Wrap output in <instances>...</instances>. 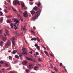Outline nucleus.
<instances>
[{"instance_id": "obj_31", "label": "nucleus", "mask_w": 73, "mask_h": 73, "mask_svg": "<svg viewBox=\"0 0 73 73\" xmlns=\"http://www.w3.org/2000/svg\"><path fill=\"white\" fill-rule=\"evenodd\" d=\"M12 42L13 44V45H15V41L12 40Z\"/></svg>"}, {"instance_id": "obj_32", "label": "nucleus", "mask_w": 73, "mask_h": 73, "mask_svg": "<svg viewBox=\"0 0 73 73\" xmlns=\"http://www.w3.org/2000/svg\"><path fill=\"white\" fill-rule=\"evenodd\" d=\"M12 9L14 11H15V12H17L16 10V9H14V8L12 7Z\"/></svg>"}, {"instance_id": "obj_34", "label": "nucleus", "mask_w": 73, "mask_h": 73, "mask_svg": "<svg viewBox=\"0 0 73 73\" xmlns=\"http://www.w3.org/2000/svg\"><path fill=\"white\" fill-rule=\"evenodd\" d=\"M54 69L55 71L56 72H58V70H57V69L56 67L54 68Z\"/></svg>"}, {"instance_id": "obj_35", "label": "nucleus", "mask_w": 73, "mask_h": 73, "mask_svg": "<svg viewBox=\"0 0 73 73\" xmlns=\"http://www.w3.org/2000/svg\"><path fill=\"white\" fill-rule=\"evenodd\" d=\"M38 61H39V62H42V60H41V59H40V58H39L38 59Z\"/></svg>"}, {"instance_id": "obj_64", "label": "nucleus", "mask_w": 73, "mask_h": 73, "mask_svg": "<svg viewBox=\"0 0 73 73\" xmlns=\"http://www.w3.org/2000/svg\"><path fill=\"white\" fill-rule=\"evenodd\" d=\"M51 73H55L54 72H53V71H51Z\"/></svg>"}, {"instance_id": "obj_58", "label": "nucleus", "mask_w": 73, "mask_h": 73, "mask_svg": "<svg viewBox=\"0 0 73 73\" xmlns=\"http://www.w3.org/2000/svg\"><path fill=\"white\" fill-rule=\"evenodd\" d=\"M34 29H36V27H35V26H34L33 27Z\"/></svg>"}, {"instance_id": "obj_29", "label": "nucleus", "mask_w": 73, "mask_h": 73, "mask_svg": "<svg viewBox=\"0 0 73 73\" xmlns=\"http://www.w3.org/2000/svg\"><path fill=\"white\" fill-rule=\"evenodd\" d=\"M12 56H9V60H12Z\"/></svg>"}, {"instance_id": "obj_13", "label": "nucleus", "mask_w": 73, "mask_h": 73, "mask_svg": "<svg viewBox=\"0 0 73 73\" xmlns=\"http://www.w3.org/2000/svg\"><path fill=\"white\" fill-rule=\"evenodd\" d=\"M3 44H4V41H1L0 42V46H3Z\"/></svg>"}, {"instance_id": "obj_10", "label": "nucleus", "mask_w": 73, "mask_h": 73, "mask_svg": "<svg viewBox=\"0 0 73 73\" xmlns=\"http://www.w3.org/2000/svg\"><path fill=\"white\" fill-rule=\"evenodd\" d=\"M30 12L31 15H34V14L36 13V12L34 11H33V9L32 11H31Z\"/></svg>"}, {"instance_id": "obj_52", "label": "nucleus", "mask_w": 73, "mask_h": 73, "mask_svg": "<svg viewBox=\"0 0 73 73\" xmlns=\"http://www.w3.org/2000/svg\"><path fill=\"white\" fill-rule=\"evenodd\" d=\"M62 63H60V66H62Z\"/></svg>"}, {"instance_id": "obj_54", "label": "nucleus", "mask_w": 73, "mask_h": 73, "mask_svg": "<svg viewBox=\"0 0 73 73\" xmlns=\"http://www.w3.org/2000/svg\"><path fill=\"white\" fill-rule=\"evenodd\" d=\"M21 36H23V33H21Z\"/></svg>"}, {"instance_id": "obj_49", "label": "nucleus", "mask_w": 73, "mask_h": 73, "mask_svg": "<svg viewBox=\"0 0 73 73\" xmlns=\"http://www.w3.org/2000/svg\"><path fill=\"white\" fill-rule=\"evenodd\" d=\"M7 1L9 3H11V0H7Z\"/></svg>"}, {"instance_id": "obj_20", "label": "nucleus", "mask_w": 73, "mask_h": 73, "mask_svg": "<svg viewBox=\"0 0 73 73\" xmlns=\"http://www.w3.org/2000/svg\"><path fill=\"white\" fill-rule=\"evenodd\" d=\"M44 53L45 54H46L48 56V57H49V54H48V53L46 51H44Z\"/></svg>"}, {"instance_id": "obj_1", "label": "nucleus", "mask_w": 73, "mask_h": 73, "mask_svg": "<svg viewBox=\"0 0 73 73\" xmlns=\"http://www.w3.org/2000/svg\"><path fill=\"white\" fill-rule=\"evenodd\" d=\"M22 50H23V52L22 54L23 55H25L27 56L28 55V53H27V50L25 47V46L23 45L22 47Z\"/></svg>"}, {"instance_id": "obj_30", "label": "nucleus", "mask_w": 73, "mask_h": 73, "mask_svg": "<svg viewBox=\"0 0 73 73\" xmlns=\"http://www.w3.org/2000/svg\"><path fill=\"white\" fill-rule=\"evenodd\" d=\"M17 15L18 16V17H21V15L20 14H17Z\"/></svg>"}, {"instance_id": "obj_24", "label": "nucleus", "mask_w": 73, "mask_h": 73, "mask_svg": "<svg viewBox=\"0 0 73 73\" xmlns=\"http://www.w3.org/2000/svg\"><path fill=\"white\" fill-rule=\"evenodd\" d=\"M15 58H17V59H19V57L17 55H15Z\"/></svg>"}, {"instance_id": "obj_50", "label": "nucleus", "mask_w": 73, "mask_h": 73, "mask_svg": "<svg viewBox=\"0 0 73 73\" xmlns=\"http://www.w3.org/2000/svg\"><path fill=\"white\" fill-rule=\"evenodd\" d=\"M37 65L38 66H41V65L40 64H37Z\"/></svg>"}, {"instance_id": "obj_14", "label": "nucleus", "mask_w": 73, "mask_h": 73, "mask_svg": "<svg viewBox=\"0 0 73 73\" xmlns=\"http://www.w3.org/2000/svg\"><path fill=\"white\" fill-rule=\"evenodd\" d=\"M25 26L24 27H22L21 29H23V31H25V32H26V31H27V29H25Z\"/></svg>"}, {"instance_id": "obj_21", "label": "nucleus", "mask_w": 73, "mask_h": 73, "mask_svg": "<svg viewBox=\"0 0 73 73\" xmlns=\"http://www.w3.org/2000/svg\"><path fill=\"white\" fill-rule=\"evenodd\" d=\"M17 53V50H14L12 52V53L13 54H15Z\"/></svg>"}, {"instance_id": "obj_51", "label": "nucleus", "mask_w": 73, "mask_h": 73, "mask_svg": "<svg viewBox=\"0 0 73 73\" xmlns=\"http://www.w3.org/2000/svg\"><path fill=\"white\" fill-rule=\"evenodd\" d=\"M50 55L51 56H52V57H54V55H53V54H50Z\"/></svg>"}, {"instance_id": "obj_37", "label": "nucleus", "mask_w": 73, "mask_h": 73, "mask_svg": "<svg viewBox=\"0 0 73 73\" xmlns=\"http://www.w3.org/2000/svg\"><path fill=\"white\" fill-rule=\"evenodd\" d=\"M8 64L7 63H5V66H6V67H8Z\"/></svg>"}, {"instance_id": "obj_56", "label": "nucleus", "mask_w": 73, "mask_h": 73, "mask_svg": "<svg viewBox=\"0 0 73 73\" xmlns=\"http://www.w3.org/2000/svg\"><path fill=\"white\" fill-rule=\"evenodd\" d=\"M9 73H14L12 71H10L9 72Z\"/></svg>"}, {"instance_id": "obj_19", "label": "nucleus", "mask_w": 73, "mask_h": 73, "mask_svg": "<svg viewBox=\"0 0 73 73\" xmlns=\"http://www.w3.org/2000/svg\"><path fill=\"white\" fill-rule=\"evenodd\" d=\"M38 9V8L36 6H35L33 9V10H35V11L37 10V9Z\"/></svg>"}, {"instance_id": "obj_3", "label": "nucleus", "mask_w": 73, "mask_h": 73, "mask_svg": "<svg viewBox=\"0 0 73 73\" xmlns=\"http://www.w3.org/2000/svg\"><path fill=\"white\" fill-rule=\"evenodd\" d=\"M11 43L10 41L8 40L5 44V48H8V46H11Z\"/></svg>"}, {"instance_id": "obj_55", "label": "nucleus", "mask_w": 73, "mask_h": 73, "mask_svg": "<svg viewBox=\"0 0 73 73\" xmlns=\"http://www.w3.org/2000/svg\"><path fill=\"white\" fill-rule=\"evenodd\" d=\"M34 40V38L31 39V41H33Z\"/></svg>"}, {"instance_id": "obj_7", "label": "nucleus", "mask_w": 73, "mask_h": 73, "mask_svg": "<svg viewBox=\"0 0 73 73\" xmlns=\"http://www.w3.org/2000/svg\"><path fill=\"white\" fill-rule=\"evenodd\" d=\"M23 16L25 17H27L28 16V12L27 11H26L25 13H23Z\"/></svg>"}, {"instance_id": "obj_63", "label": "nucleus", "mask_w": 73, "mask_h": 73, "mask_svg": "<svg viewBox=\"0 0 73 73\" xmlns=\"http://www.w3.org/2000/svg\"><path fill=\"white\" fill-rule=\"evenodd\" d=\"M19 12H20V13H22V11H21L19 10Z\"/></svg>"}, {"instance_id": "obj_25", "label": "nucleus", "mask_w": 73, "mask_h": 73, "mask_svg": "<svg viewBox=\"0 0 73 73\" xmlns=\"http://www.w3.org/2000/svg\"><path fill=\"white\" fill-rule=\"evenodd\" d=\"M7 21L8 23H11V22H12V21L10 20H7Z\"/></svg>"}, {"instance_id": "obj_61", "label": "nucleus", "mask_w": 73, "mask_h": 73, "mask_svg": "<svg viewBox=\"0 0 73 73\" xmlns=\"http://www.w3.org/2000/svg\"><path fill=\"white\" fill-rule=\"evenodd\" d=\"M29 53H31V54H32V51H30V52H29Z\"/></svg>"}, {"instance_id": "obj_53", "label": "nucleus", "mask_w": 73, "mask_h": 73, "mask_svg": "<svg viewBox=\"0 0 73 73\" xmlns=\"http://www.w3.org/2000/svg\"><path fill=\"white\" fill-rule=\"evenodd\" d=\"M33 4V3H30V5H32Z\"/></svg>"}, {"instance_id": "obj_8", "label": "nucleus", "mask_w": 73, "mask_h": 73, "mask_svg": "<svg viewBox=\"0 0 73 73\" xmlns=\"http://www.w3.org/2000/svg\"><path fill=\"white\" fill-rule=\"evenodd\" d=\"M35 47H36V48L38 50H40V47L38 45V44H35Z\"/></svg>"}, {"instance_id": "obj_27", "label": "nucleus", "mask_w": 73, "mask_h": 73, "mask_svg": "<svg viewBox=\"0 0 73 73\" xmlns=\"http://www.w3.org/2000/svg\"><path fill=\"white\" fill-rule=\"evenodd\" d=\"M0 15L1 16H4V14L3 13V12L1 11L0 12Z\"/></svg>"}, {"instance_id": "obj_16", "label": "nucleus", "mask_w": 73, "mask_h": 73, "mask_svg": "<svg viewBox=\"0 0 73 73\" xmlns=\"http://www.w3.org/2000/svg\"><path fill=\"white\" fill-rule=\"evenodd\" d=\"M27 63V62L26 61H24L22 62V64L24 65H25Z\"/></svg>"}, {"instance_id": "obj_18", "label": "nucleus", "mask_w": 73, "mask_h": 73, "mask_svg": "<svg viewBox=\"0 0 73 73\" xmlns=\"http://www.w3.org/2000/svg\"><path fill=\"white\" fill-rule=\"evenodd\" d=\"M4 20L3 19V17H1L0 18V22L3 23V21Z\"/></svg>"}, {"instance_id": "obj_44", "label": "nucleus", "mask_w": 73, "mask_h": 73, "mask_svg": "<svg viewBox=\"0 0 73 73\" xmlns=\"http://www.w3.org/2000/svg\"><path fill=\"white\" fill-rule=\"evenodd\" d=\"M3 33V31L2 30H0V35L1 34Z\"/></svg>"}, {"instance_id": "obj_41", "label": "nucleus", "mask_w": 73, "mask_h": 73, "mask_svg": "<svg viewBox=\"0 0 73 73\" xmlns=\"http://www.w3.org/2000/svg\"><path fill=\"white\" fill-rule=\"evenodd\" d=\"M31 33H32V34H35V33L34 32H33V31L32 30H31Z\"/></svg>"}, {"instance_id": "obj_48", "label": "nucleus", "mask_w": 73, "mask_h": 73, "mask_svg": "<svg viewBox=\"0 0 73 73\" xmlns=\"http://www.w3.org/2000/svg\"><path fill=\"white\" fill-rule=\"evenodd\" d=\"M36 55H39V54L37 52H36Z\"/></svg>"}, {"instance_id": "obj_9", "label": "nucleus", "mask_w": 73, "mask_h": 73, "mask_svg": "<svg viewBox=\"0 0 73 73\" xmlns=\"http://www.w3.org/2000/svg\"><path fill=\"white\" fill-rule=\"evenodd\" d=\"M13 20L14 22H16V24H17V23H19V22L17 19L14 18Z\"/></svg>"}, {"instance_id": "obj_36", "label": "nucleus", "mask_w": 73, "mask_h": 73, "mask_svg": "<svg viewBox=\"0 0 73 73\" xmlns=\"http://www.w3.org/2000/svg\"><path fill=\"white\" fill-rule=\"evenodd\" d=\"M7 18H11V17H12V16L11 15H9L8 16H7L6 17Z\"/></svg>"}, {"instance_id": "obj_42", "label": "nucleus", "mask_w": 73, "mask_h": 73, "mask_svg": "<svg viewBox=\"0 0 73 73\" xmlns=\"http://www.w3.org/2000/svg\"><path fill=\"white\" fill-rule=\"evenodd\" d=\"M0 64H4V62L3 61H1L0 62Z\"/></svg>"}, {"instance_id": "obj_45", "label": "nucleus", "mask_w": 73, "mask_h": 73, "mask_svg": "<svg viewBox=\"0 0 73 73\" xmlns=\"http://www.w3.org/2000/svg\"><path fill=\"white\" fill-rule=\"evenodd\" d=\"M42 47H43V48L44 49H46V48L45 47V46H43V45H42Z\"/></svg>"}, {"instance_id": "obj_38", "label": "nucleus", "mask_w": 73, "mask_h": 73, "mask_svg": "<svg viewBox=\"0 0 73 73\" xmlns=\"http://www.w3.org/2000/svg\"><path fill=\"white\" fill-rule=\"evenodd\" d=\"M10 26H11V28H13V24L11 23L10 24Z\"/></svg>"}, {"instance_id": "obj_40", "label": "nucleus", "mask_w": 73, "mask_h": 73, "mask_svg": "<svg viewBox=\"0 0 73 73\" xmlns=\"http://www.w3.org/2000/svg\"><path fill=\"white\" fill-rule=\"evenodd\" d=\"M19 57H20L21 58H22V56H23L22 54H19Z\"/></svg>"}, {"instance_id": "obj_2", "label": "nucleus", "mask_w": 73, "mask_h": 73, "mask_svg": "<svg viewBox=\"0 0 73 73\" xmlns=\"http://www.w3.org/2000/svg\"><path fill=\"white\" fill-rule=\"evenodd\" d=\"M26 58L28 60L31 61L33 62H37V60H36V59H32L28 58V56H26Z\"/></svg>"}, {"instance_id": "obj_26", "label": "nucleus", "mask_w": 73, "mask_h": 73, "mask_svg": "<svg viewBox=\"0 0 73 73\" xmlns=\"http://www.w3.org/2000/svg\"><path fill=\"white\" fill-rule=\"evenodd\" d=\"M50 68H51V69L53 68V66L52 65V64H50Z\"/></svg>"}, {"instance_id": "obj_6", "label": "nucleus", "mask_w": 73, "mask_h": 73, "mask_svg": "<svg viewBox=\"0 0 73 73\" xmlns=\"http://www.w3.org/2000/svg\"><path fill=\"white\" fill-rule=\"evenodd\" d=\"M27 68L31 70L33 68V66H32V64L31 63L29 65V66L27 67Z\"/></svg>"}, {"instance_id": "obj_62", "label": "nucleus", "mask_w": 73, "mask_h": 73, "mask_svg": "<svg viewBox=\"0 0 73 73\" xmlns=\"http://www.w3.org/2000/svg\"><path fill=\"white\" fill-rule=\"evenodd\" d=\"M19 12H20V13H22V11H21L19 10Z\"/></svg>"}, {"instance_id": "obj_59", "label": "nucleus", "mask_w": 73, "mask_h": 73, "mask_svg": "<svg viewBox=\"0 0 73 73\" xmlns=\"http://www.w3.org/2000/svg\"><path fill=\"white\" fill-rule=\"evenodd\" d=\"M34 57H36V55L35 54L34 55Z\"/></svg>"}, {"instance_id": "obj_43", "label": "nucleus", "mask_w": 73, "mask_h": 73, "mask_svg": "<svg viewBox=\"0 0 73 73\" xmlns=\"http://www.w3.org/2000/svg\"><path fill=\"white\" fill-rule=\"evenodd\" d=\"M4 12H5V13H8V11H7L6 9H4Z\"/></svg>"}, {"instance_id": "obj_4", "label": "nucleus", "mask_w": 73, "mask_h": 73, "mask_svg": "<svg viewBox=\"0 0 73 73\" xmlns=\"http://www.w3.org/2000/svg\"><path fill=\"white\" fill-rule=\"evenodd\" d=\"M13 4L14 5H17V4L20 5V2L18 0H15L13 1Z\"/></svg>"}, {"instance_id": "obj_5", "label": "nucleus", "mask_w": 73, "mask_h": 73, "mask_svg": "<svg viewBox=\"0 0 73 73\" xmlns=\"http://www.w3.org/2000/svg\"><path fill=\"white\" fill-rule=\"evenodd\" d=\"M40 13H41L40 11H37L35 13V17H36V18H38L39 16H40Z\"/></svg>"}, {"instance_id": "obj_39", "label": "nucleus", "mask_w": 73, "mask_h": 73, "mask_svg": "<svg viewBox=\"0 0 73 73\" xmlns=\"http://www.w3.org/2000/svg\"><path fill=\"white\" fill-rule=\"evenodd\" d=\"M37 41L38 42H40V39H39V38L38 37H37Z\"/></svg>"}, {"instance_id": "obj_12", "label": "nucleus", "mask_w": 73, "mask_h": 73, "mask_svg": "<svg viewBox=\"0 0 73 73\" xmlns=\"http://www.w3.org/2000/svg\"><path fill=\"white\" fill-rule=\"evenodd\" d=\"M34 69L35 70H37L38 69V67L37 66H35L34 67Z\"/></svg>"}, {"instance_id": "obj_15", "label": "nucleus", "mask_w": 73, "mask_h": 73, "mask_svg": "<svg viewBox=\"0 0 73 73\" xmlns=\"http://www.w3.org/2000/svg\"><path fill=\"white\" fill-rule=\"evenodd\" d=\"M2 40L3 41H6L7 40V38L5 37H2Z\"/></svg>"}, {"instance_id": "obj_33", "label": "nucleus", "mask_w": 73, "mask_h": 73, "mask_svg": "<svg viewBox=\"0 0 73 73\" xmlns=\"http://www.w3.org/2000/svg\"><path fill=\"white\" fill-rule=\"evenodd\" d=\"M11 41H14L15 40V38H12V39H11Z\"/></svg>"}, {"instance_id": "obj_11", "label": "nucleus", "mask_w": 73, "mask_h": 73, "mask_svg": "<svg viewBox=\"0 0 73 73\" xmlns=\"http://www.w3.org/2000/svg\"><path fill=\"white\" fill-rule=\"evenodd\" d=\"M5 31L6 32V34L8 36H9V34H8V33H9L8 30H7V29H5Z\"/></svg>"}, {"instance_id": "obj_46", "label": "nucleus", "mask_w": 73, "mask_h": 73, "mask_svg": "<svg viewBox=\"0 0 73 73\" xmlns=\"http://www.w3.org/2000/svg\"><path fill=\"white\" fill-rule=\"evenodd\" d=\"M34 40L35 41H36L37 40V39H36V38H34Z\"/></svg>"}, {"instance_id": "obj_47", "label": "nucleus", "mask_w": 73, "mask_h": 73, "mask_svg": "<svg viewBox=\"0 0 73 73\" xmlns=\"http://www.w3.org/2000/svg\"><path fill=\"white\" fill-rule=\"evenodd\" d=\"M24 9H27V7H25V6H24Z\"/></svg>"}, {"instance_id": "obj_57", "label": "nucleus", "mask_w": 73, "mask_h": 73, "mask_svg": "<svg viewBox=\"0 0 73 73\" xmlns=\"http://www.w3.org/2000/svg\"><path fill=\"white\" fill-rule=\"evenodd\" d=\"M4 3L5 4H7V2H6V1H5L4 2Z\"/></svg>"}, {"instance_id": "obj_60", "label": "nucleus", "mask_w": 73, "mask_h": 73, "mask_svg": "<svg viewBox=\"0 0 73 73\" xmlns=\"http://www.w3.org/2000/svg\"><path fill=\"white\" fill-rule=\"evenodd\" d=\"M20 19L21 21H23V19H21V18H20Z\"/></svg>"}, {"instance_id": "obj_17", "label": "nucleus", "mask_w": 73, "mask_h": 73, "mask_svg": "<svg viewBox=\"0 0 73 73\" xmlns=\"http://www.w3.org/2000/svg\"><path fill=\"white\" fill-rule=\"evenodd\" d=\"M37 19V18H36V17L35 16L32 18V20H35L36 19Z\"/></svg>"}, {"instance_id": "obj_28", "label": "nucleus", "mask_w": 73, "mask_h": 73, "mask_svg": "<svg viewBox=\"0 0 73 73\" xmlns=\"http://www.w3.org/2000/svg\"><path fill=\"white\" fill-rule=\"evenodd\" d=\"M25 71L27 73H29V72H30V71L29 70H28V69H26Z\"/></svg>"}, {"instance_id": "obj_23", "label": "nucleus", "mask_w": 73, "mask_h": 73, "mask_svg": "<svg viewBox=\"0 0 73 73\" xmlns=\"http://www.w3.org/2000/svg\"><path fill=\"white\" fill-rule=\"evenodd\" d=\"M41 3H40V2H39L37 4V5L38 7H40V6H41Z\"/></svg>"}, {"instance_id": "obj_22", "label": "nucleus", "mask_w": 73, "mask_h": 73, "mask_svg": "<svg viewBox=\"0 0 73 73\" xmlns=\"http://www.w3.org/2000/svg\"><path fill=\"white\" fill-rule=\"evenodd\" d=\"M21 5L22 7L23 8L25 7V5H24V2H22L21 3Z\"/></svg>"}]
</instances>
